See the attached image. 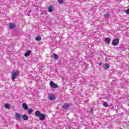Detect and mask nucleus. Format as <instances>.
Instances as JSON below:
<instances>
[{"label":"nucleus","instance_id":"nucleus-16","mask_svg":"<svg viewBox=\"0 0 129 129\" xmlns=\"http://www.w3.org/2000/svg\"><path fill=\"white\" fill-rule=\"evenodd\" d=\"M53 55L54 58V59H55V60H57V59L59 58V55H58L57 54L53 53Z\"/></svg>","mask_w":129,"mask_h":129},{"label":"nucleus","instance_id":"nucleus-5","mask_svg":"<svg viewBox=\"0 0 129 129\" xmlns=\"http://www.w3.org/2000/svg\"><path fill=\"white\" fill-rule=\"evenodd\" d=\"M22 107L24 110H28L29 107L28 106V105H27L25 103H23L22 104Z\"/></svg>","mask_w":129,"mask_h":129},{"label":"nucleus","instance_id":"nucleus-9","mask_svg":"<svg viewBox=\"0 0 129 129\" xmlns=\"http://www.w3.org/2000/svg\"><path fill=\"white\" fill-rule=\"evenodd\" d=\"M103 69L107 70L109 68V64L108 63H105L103 66Z\"/></svg>","mask_w":129,"mask_h":129},{"label":"nucleus","instance_id":"nucleus-20","mask_svg":"<svg viewBox=\"0 0 129 129\" xmlns=\"http://www.w3.org/2000/svg\"><path fill=\"white\" fill-rule=\"evenodd\" d=\"M103 106H104L105 107H107V106H108V104H107V102H105L103 103Z\"/></svg>","mask_w":129,"mask_h":129},{"label":"nucleus","instance_id":"nucleus-4","mask_svg":"<svg viewBox=\"0 0 129 129\" xmlns=\"http://www.w3.org/2000/svg\"><path fill=\"white\" fill-rule=\"evenodd\" d=\"M118 44H119V39H115L113 40L112 45L113 46H117Z\"/></svg>","mask_w":129,"mask_h":129},{"label":"nucleus","instance_id":"nucleus-14","mask_svg":"<svg viewBox=\"0 0 129 129\" xmlns=\"http://www.w3.org/2000/svg\"><path fill=\"white\" fill-rule=\"evenodd\" d=\"M22 118H23V120H28L29 117L26 114H24L22 116Z\"/></svg>","mask_w":129,"mask_h":129},{"label":"nucleus","instance_id":"nucleus-15","mask_svg":"<svg viewBox=\"0 0 129 129\" xmlns=\"http://www.w3.org/2000/svg\"><path fill=\"white\" fill-rule=\"evenodd\" d=\"M15 24L14 23H11L10 25H9V28L10 29H14V28H15Z\"/></svg>","mask_w":129,"mask_h":129},{"label":"nucleus","instance_id":"nucleus-23","mask_svg":"<svg viewBox=\"0 0 129 129\" xmlns=\"http://www.w3.org/2000/svg\"><path fill=\"white\" fill-rule=\"evenodd\" d=\"M108 16H109V14H106L105 15V17L106 18H108Z\"/></svg>","mask_w":129,"mask_h":129},{"label":"nucleus","instance_id":"nucleus-18","mask_svg":"<svg viewBox=\"0 0 129 129\" xmlns=\"http://www.w3.org/2000/svg\"><path fill=\"white\" fill-rule=\"evenodd\" d=\"M27 110H28V114H31L33 112V109L32 108H29Z\"/></svg>","mask_w":129,"mask_h":129},{"label":"nucleus","instance_id":"nucleus-2","mask_svg":"<svg viewBox=\"0 0 129 129\" xmlns=\"http://www.w3.org/2000/svg\"><path fill=\"white\" fill-rule=\"evenodd\" d=\"M15 119H16V120H21V119H22V114L18 112H16L15 113Z\"/></svg>","mask_w":129,"mask_h":129},{"label":"nucleus","instance_id":"nucleus-19","mask_svg":"<svg viewBox=\"0 0 129 129\" xmlns=\"http://www.w3.org/2000/svg\"><path fill=\"white\" fill-rule=\"evenodd\" d=\"M35 40L36 41H38V42H39L42 40V38H41V36H37L36 37Z\"/></svg>","mask_w":129,"mask_h":129},{"label":"nucleus","instance_id":"nucleus-13","mask_svg":"<svg viewBox=\"0 0 129 129\" xmlns=\"http://www.w3.org/2000/svg\"><path fill=\"white\" fill-rule=\"evenodd\" d=\"M63 108L64 109H68V107H69V104L68 103H64L62 106Z\"/></svg>","mask_w":129,"mask_h":129},{"label":"nucleus","instance_id":"nucleus-8","mask_svg":"<svg viewBox=\"0 0 129 129\" xmlns=\"http://www.w3.org/2000/svg\"><path fill=\"white\" fill-rule=\"evenodd\" d=\"M31 53V51L30 50H27L24 54V56H25V57H29Z\"/></svg>","mask_w":129,"mask_h":129},{"label":"nucleus","instance_id":"nucleus-7","mask_svg":"<svg viewBox=\"0 0 129 129\" xmlns=\"http://www.w3.org/2000/svg\"><path fill=\"white\" fill-rule=\"evenodd\" d=\"M40 120H44L45 119V118L46 116H45L44 114H42L40 115V116H39Z\"/></svg>","mask_w":129,"mask_h":129},{"label":"nucleus","instance_id":"nucleus-6","mask_svg":"<svg viewBox=\"0 0 129 129\" xmlns=\"http://www.w3.org/2000/svg\"><path fill=\"white\" fill-rule=\"evenodd\" d=\"M49 100H54L56 98L55 95H49L48 97Z\"/></svg>","mask_w":129,"mask_h":129},{"label":"nucleus","instance_id":"nucleus-3","mask_svg":"<svg viewBox=\"0 0 129 129\" xmlns=\"http://www.w3.org/2000/svg\"><path fill=\"white\" fill-rule=\"evenodd\" d=\"M50 86L51 88H58V85L55 84L53 81H50Z\"/></svg>","mask_w":129,"mask_h":129},{"label":"nucleus","instance_id":"nucleus-17","mask_svg":"<svg viewBox=\"0 0 129 129\" xmlns=\"http://www.w3.org/2000/svg\"><path fill=\"white\" fill-rule=\"evenodd\" d=\"M5 107L6 109H10L11 108V106L9 104H5Z\"/></svg>","mask_w":129,"mask_h":129},{"label":"nucleus","instance_id":"nucleus-12","mask_svg":"<svg viewBox=\"0 0 129 129\" xmlns=\"http://www.w3.org/2000/svg\"><path fill=\"white\" fill-rule=\"evenodd\" d=\"M54 11V7L52 6H50L48 7V12L49 13H52V12Z\"/></svg>","mask_w":129,"mask_h":129},{"label":"nucleus","instance_id":"nucleus-22","mask_svg":"<svg viewBox=\"0 0 129 129\" xmlns=\"http://www.w3.org/2000/svg\"><path fill=\"white\" fill-rule=\"evenodd\" d=\"M125 13H126V15H129V9H127V10L125 11Z\"/></svg>","mask_w":129,"mask_h":129},{"label":"nucleus","instance_id":"nucleus-1","mask_svg":"<svg viewBox=\"0 0 129 129\" xmlns=\"http://www.w3.org/2000/svg\"><path fill=\"white\" fill-rule=\"evenodd\" d=\"M20 74L19 72H12V79L13 81H15V79H16V77L18 76Z\"/></svg>","mask_w":129,"mask_h":129},{"label":"nucleus","instance_id":"nucleus-10","mask_svg":"<svg viewBox=\"0 0 129 129\" xmlns=\"http://www.w3.org/2000/svg\"><path fill=\"white\" fill-rule=\"evenodd\" d=\"M35 116H38L39 117V116H41L42 113H41V112H40V111L37 110L35 111Z\"/></svg>","mask_w":129,"mask_h":129},{"label":"nucleus","instance_id":"nucleus-21","mask_svg":"<svg viewBox=\"0 0 129 129\" xmlns=\"http://www.w3.org/2000/svg\"><path fill=\"white\" fill-rule=\"evenodd\" d=\"M63 0H58V2L59 3V4H60V5L63 4Z\"/></svg>","mask_w":129,"mask_h":129},{"label":"nucleus","instance_id":"nucleus-24","mask_svg":"<svg viewBox=\"0 0 129 129\" xmlns=\"http://www.w3.org/2000/svg\"><path fill=\"white\" fill-rule=\"evenodd\" d=\"M99 66H100V65H101V63H99Z\"/></svg>","mask_w":129,"mask_h":129},{"label":"nucleus","instance_id":"nucleus-11","mask_svg":"<svg viewBox=\"0 0 129 129\" xmlns=\"http://www.w3.org/2000/svg\"><path fill=\"white\" fill-rule=\"evenodd\" d=\"M105 42L106 43V44H109L110 43V38H108V37H107L106 38H105Z\"/></svg>","mask_w":129,"mask_h":129}]
</instances>
